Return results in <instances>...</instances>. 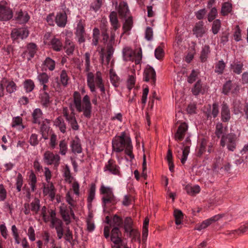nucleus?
<instances>
[{
  "mask_svg": "<svg viewBox=\"0 0 248 248\" xmlns=\"http://www.w3.org/2000/svg\"><path fill=\"white\" fill-rule=\"evenodd\" d=\"M29 35V31L25 28L15 29L11 33L12 37L14 39H23L27 37Z\"/></svg>",
  "mask_w": 248,
  "mask_h": 248,
  "instance_id": "aec40b11",
  "label": "nucleus"
},
{
  "mask_svg": "<svg viewBox=\"0 0 248 248\" xmlns=\"http://www.w3.org/2000/svg\"><path fill=\"white\" fill-rule=\"evenodd\" d=\"M247 232H248V222L245 225H242L238 229L232 231L231 233L240 234Z\"/></svg>",
  "mask_w": 248,
  "mask_h": 248,
  "instance_id": "774afa93",
  "label": "nucleus"
},
{
  "mask_svg": "<svg viewBox=\"0 0 248 248\" xmlns=\"http://www.w3.org/2000/svg\"><path fill=\"white\" fill-rule=\"evenodd\" d=\"M37 178L33 171H31L29 177V184L31 187V191L34 192L36 189Z\"/></svg>",
  "mask_w": 248,
  "mask_h": 248,
  "instance_id": "ea45409f",
  "label": "nucleus"
},
{
  "mask_svg": "<svg viewBox=\"0 0 248 248\" xmlns=\"http://www.w3.org/2000/svg\"><path fill=\"white\" fill-rule=\"evenodd\" d=\"M22 123V118L20 116H17L13 118L11 125L13 127H16L18 130H22L25 128Z\"/></svg>",
  "mask_w": 248,
  "mask_h": 248,
  "instance_id": "4c0bfd02",
  "label": "nucleus"
},
{
  "mask_svg": "<svg viewBox=\"0 0 248 248\" xmlns=\"http://www.w3.org/2000/svg\"><path fill=\"white\" fill-rule=\"evenodd\" d=\"M86 76L87 86L91 92L95 93L97 89H99L102 97L105 96V88L102 73L100 71H97L95 74L89 72L87 73Z\"/></svg>",
  "mask_w": 248,
  "mask_h": 248,
  "instance_id": "20e7f679",
  "label": "nucleus"
},
{
  "mask_svg": "<svg viewBox=\"0 0 248 248\" xmlns=\"http://www.w3.org/2000/svg\"><path fill=\"white\" fill-rule=\"evenodd\" d=\"M75 207H73L69 205V207H67L66 205L64 204L60 207V213L62 219L65 222L66 224H69L72 221V219H75V214L73 209L75 210Z\"/></svg>",
  "mask_w": 248,
  "mask_h": 248,
  "instance_id": "ddd939ff",
  "label": "nucleus"
},
{
  "mask_svg": "<svg viewBox=\"0 0 248 248\" xmlns=\"http://www.w3.org/2000/svg\"><path fill=\"white\" fill-rule=\"evenodd\" d=\"M55 22L60 27H64L67 22V15L65 12L58 13L55 17Z\"/></svg>",
  "mask_w": 248,
  "mask_h": 248,
  "instance_id": "393cba45",
  "label": "nucleus"
},
{
  "mask_svg": "<svg viewBox=\"0 0 248 248\" xmlns=\"http://www.w3.org/2000/svg\"><path fill=\"white\" fill-rule=\"evenodd\" d=\"M63 176L65 180L68 183H72L73 177L71 176L69 167L66 165L63 170Z\"/></svg>",
  "mask_w": 248,
  "mask_h": 248,
  "instance_id": "5fc2aeb1",
  "label": "nucleus"
},
{
  "mask_svg": "<svg viewBox=\"0 0 248 248\" xmlns=\"http://www.w3.org/2000/svg\"><path fill=\"white\" fill-rule=\"evenodd\" d=\"M76 35L78 37V42L81 44L85 42L84 24L82 20H79L77 25Z\"/></svg>",
  "mask_w": 248,
  "mask_h": 248,
  "instance_id": "6ab92c4d",
  "label": "nucleus"
},
{
  "mask_svg": "<svg viewBox=\"0 0 248 248\" xmlns=\"http://www.w3.org/2000/svg\"><path fill=\"white\" fill-rule=\"evenodd\" d=\"M50 45L53 50L60 51L62 48V44L61 40L57 38H53L51 40Z\"/></svg>",
  "mask_w": 248,
  "mask_h": 248,
  "instance_id": "e433bc0d",
  "label": "nucleus"
},
{
  "mask_svg": "<svg viewBox=\"0 0 248 248\" xmlns=\"http://www.w3.org/2000/svg\"><path fill=\"white\" fill-rule=\"evenodd\" d=\"M23 178L22 174L18 173L16 178V187L18 192H20L23 186Z\"/></svg>",
  "mask_w": 248,
  "mask_h": 248,
  "instance_id": "680f3d73",
  "label": "nucleus"
},
{
  "mask_svg": "<svg viewBox=\"0 0 248 248\" xmlns=\"http://www.w3.org/2000/svg\"><path fill=\"white\" fill-rule=\"evenodd\" d=\"M113 152L120 153L124 150L125 154L131 161L134 158L132 153L133 146L130 139L123 132L120 136L115 137L112 141Z\"/></svg>",
  "mask_w": 248,
  "mask_h": 248,
  "instance_id": "f03ea898",
  "label": "nucleus"
},
{
  "mask_svg": "<svg viewBox=\"0 0 248 248\" xmlns=\"http://www.w3.org/2000/svg\"><path fill=\"white\" fill-rule=\"evenodd\" d=\"M70 147L72 152L75 154H79L82 152V149L78 140H73L71 143Z\"/></svg>",
  "mask_w": 248,
  "mask_h": 248,
  "instance_id": "79ce46f5",
  "label": "nucleus"
},
{
  "mask_svg": "<svg viewBox=\"0 0 248 248\" xmlns=\"http://www.w3.org/2000/svg\"><path fill=\"white\" fill-rule=\"evenodd\" d=\"M100 194L103 195L102 197V206L104 210L117 202V200L114 195L111 187L102 185L100 188Z\"/></svg>",
  "mask_w": 248,
  "mask_h": 248,
  "instance_id": "423d86ee",
  "label": "nucleus"
},
{
  "mask_svg": "<svg viewBox=\"0 0 248 248\" xmlns=\"http://www.w3.org/2000/svg\"><path fill=\"white\" fill-rule=\"evenodd\" d=\"M61 157L59 154H54L49 151H46L43 155V161L47 165H53L57 169L60 164Z\"/></svg>",
  "mask_w": 248,
  "mask_h": 248,
  "instance_id": "9d476101",
  "label": "nucleus"
},
{
  "mask_svg": "<svg viewBox=\"0 0 248 248\" xmlns=\"http://www.w3.org/2000/svg\"><path fill=\"white\" fill-rule=\"evenodd\" d=\"M243 108L239 101L236 102L233 104V112L235 115L243 114Z\"/></svg>",
  "mask_w": 248,
  "mask_h": 248,
  "instance_id": "338daca9",
  "label": "nucleus"
},
{
  "mask_svg": "<svg viewBox=\"0 0 248 248\" xmlns=\"http://www.w3.org/2000/svg\"><path fill=\"white\" fill-rule=\"evenodd\" d=\"M206 90V86L202 85L201 80H198L192 89V92L194 95H197L200 93H204Z\"/></svg>",
  "mask_w": 248,
  "mask_h": 248,
  "instance_id": "cd10ccee",
  "label": "nucleus"
},
{
  "mask_svg": "<svg viewBox=\"0 0 248 248\" xmlns=\"http://www.w3.org/2000/svg\"><path fill=\"white\" fill-rule=\"evenodd\" d=\"M24 89L26 93H30L35 87L34 82L30 79H26L23 82Z\"/></svg>",
  "mask_w": 248,
  "mask_h": 248,
  "instance_id": "a19ab883",
  "label": "nucleus"
},
{
  "mask_svg": "<svg viewBox=\"0 0 248 248\" xmlns=\"http://www.w3.org/2000/svg\"><path fill=\"white\" fill-rule=\"evenodd\" d=\"M221 120L223 122H229L231 118V114L229 105L223 102L220 106Z\"/></svg>",
  "mask_w": 248,
  "mask_h": 248,
  "instance_id": "f3484780",
  "label": "nucleus"
},
{
  "mask_svg": "<svg viewBox=\"0 0 248 248\" xmlns=\"http://www.w3.org/2000/svg\"><path fill=\"white\" fill-rule=\"evenodd\" d=\"M13 17L12 10L6 5L0 4V20L8 21Z\"/></svg>",
  "mask_w": 248,
  "mask_h": 248,
  "instance_id": "dca6fc26",
  "label": "nucleus"
},
{
  "mask_svg": "<svg viewBox=\"0 0 248 248\" xmlns=\"http://www.w3.org/2000/svg\"><path fill=\"white\" fill-rule=\"evenodd\" d=\"M225 67V63L223 60L219 61L216 65L215 72L220 74H222Z\"/></svg>",
  "mask_w": 248,
  "mask_h": 248,
  "instance_id": "13d9d810",
  "label": "nucleus"
},
{
  "mask_svg": "<svg viewBox=\"0 0 248 248\" xmlns=\"http://www.w3.org/2000/svg\"><path fill=\"white\" fill-rule=\"evenodd\" d=\"M90 57L91 54L89 52H86L83 56V60L84 61V64L85 67V71L88 73L90 72L91 70V63H90Z\"/></svg>",
  "mask_w": 248,
  "mask_h": 248,
  "instance_id": "3c124183",
  "label": "nucleus"
},
{
  "mask_svg": "<svg viewBox=\"0 0 248 248\" xmlns=\"http://www.w3.org/2000/svg\"><path fill=\"white\" fill-rule=\"evenodd\" d=\"M47 183V184H45L44 186L43 193L46 196H48L51 200H52L54 199L55 196V189L52 183Z\"/></svg>",
  "mask_w": 248,
  "mask_h": 248,
  "instance_id": "5701e85b",
  "label": "nucleus"
},
{
  "mask_svg": "<svg viewBox=\"0 0 248 248\" xmlns=\"http://www.w3.org/2000/svg\"><path fill=\"white\" fill-rule=\"evenodd\" d=\"M124 227L127 232H130L132 230V220L129 217H126L124 221Z\"/></svg>",
  "mask_w": 248,
  "mask_h": 248,
  "instance_id": "0e129e2a",
  "label": "nucleus"
},
{
  "mask_svg": "<svg viewBox=\"0 0 248 248\" xmlns=\"http://www.w3.org/2000/svg\"><path fill=\"white\" fill-rule=\"evenodd\" d=\"M2 82L4 83L6 91L8 93H12L16 91V85L13 81H9L5 78H3Z\"/></svg>",
  "mask_w": 248,
  "mask_h": 248,
  "instance_id": "c756f323",
  "label": "nucleus"
},
{
  "mask_svg": "<svg viewBox=\"0 0 248 248\" xmlns=\"http://www.w3.org/2000/svg\"><path fill=\"white\" fill-rule=\"evenodd\" d=\"M32 122L34 124H40L43 119V112L41 109L35 108L32 113Z\"/></svg>",
  "mask_w": 248,
  "mask_h": 248,
  "instance_id": "473e14b6",
  "label": "nucleus"
},
{
  "mask_svg": "<svg viewBox=\"0 0 248 248\" xmlns=\"http://www.w3.org/2000/svg\"><path fill=\"white\" fill-rule=\"evenodd\" d=\"M79 187V183L74 181L72 182L71 187L66 194L65 200L71 207H75L77 206V199L80 195Z\"/></svg>",
  "mask_w": 248,
  "mask_h": 248,
  "instance_id": "0eeeda50",
  "label": "nucleus"
},
{
  "mask_svg": "<svg viewBox=\"0 0 248 248\" xmlns=\"http://www.w3.org/2000/svg\"><path fill=\"white\" fill-rule=\"evenodd\" d=\"M219 113V108L217 103H214L212 105V108L207 112V117L208 118H216Z\"/></svg>",
  "mask_w": 248,
  "mask_h": 248,
  "instance_id": "f704fd0d",
  "label": "nucleus"
},
{
  "mask_svg": "<svg viewBox=\"0 0 248 248\" xmlns=\"http://www.w3.org/2000/svg\"><path fill=\"white\" fill-rule=\"evenodd\" d=\"M225 129L223 127V124L221 123H217L216 126L215 134L218 138L225 136L224 135Z\"/></svg>",
  "mask_w": 248,
  "mask_h": 248,
  "instance_id": "de8ad7c7",
  "label": "nucleus"
},
{
  "mask_svg": "<svg viewBox=\"0 0 248 248\" xmlns=\"http://www.w3.org/2000/svg\"><path fill=\"white\" fill-rule=\"evenodd\" d=\"M73 102L77 111L83 112V116L86 118L91 117L92 107L88 95H85L81 100L80 93L77 91L73 93Z\"/></svg>",
  "mask_w": 248,
  "mask_h": 248,
  "instance_id": "7ed1b4c3",
  "label": "nucleus"
},
{
  "mask_svg": "<svg viewBox=\"0 0 248 248\" xmlns=\"http://www.w3.org/2000/svg\"><path fill=\"white\" fill-rule=\"evenodd\" d=\"M122 224L123 220L122 218L116 215H114L111 221V225H112L114 227L119 228L122 226Z\"/></svg>",
  "mask_w": 248,
  "mask_h": 248,
  "instance_id": "bf43d9fd",
  "label": "nucleus"
},
{
  "mask_svg": "<svg viewBox=\"0 0 248 248\" xmlns=\"http://www.w3.org/2000/svg\"><path fill=\"white\" fill-rule=\"evenodd\" d=\"M31 210L37 213L40 208V201L38 199H34L31 203Z\"/></svg>",
  "mask_w": 248,
  "mask_h": 248,
  "instance_id": "e2e57ef3",
  "label": "nucleus"
},
{
  "mask_svg": "<svg viewBox=\"0 0 248 248\" xmlns=\"http://www.w3.org/2000/svg\"><path fill=\"white\" fill-rule=\"evenodd\" d=\"M156 74L154 68L147 65L144 72V79L145 81L148 82L150 80L155 82V80Z\"/></svg>",
  "mask_w": 248,
  "mask_h": 248,
  "instance_id": "4be33fe9",
  "label": "nucleus"
},
{
  "mask_svg": "<svg viewBox=\"0 0 248 248\" xmlns=\"http://www.w3.org/2000/svg\"><path fill=\"white\" fill-rule=\"evenodd\" d=\"M118 227H114L111 231L110 239L113 244L112 248H126L124 242L122 240Z\"/></svg>",
  "mask_w": 248,
  "mask_h": 248,
  "instance_id": "9b49d317",
  "label": "nucleus"
},
{
  "mask_svg": "<svg viewBox=\"0 0 248 248\" xmlns=\"http://www.w3.org/2000/svg\"><path fill=\"white\" fill-rule=\"evenodd\" d=\"M232 84L231 81H227L223 85L222 93L225 95L228 94L230 93H231Z\"/></svg>",
  "mask_w": 248,
  "mask_h": 248,
  "instance_id": "052dcab7",
  "label": "nucleus"
},
{
  "mask_svg": "<svg viewBox=\"0 0 248 248\" xmlns=\"http://www.w3.org/2000/svg\"><path fill=\"white\" fill-rule=\"evenodd\" d=\"M193 31L197 38L202 37L205 32V30L203 27V22L200 21L196 23L193 29Z\"/></svg>",
  "mask_w": 248,
  "mask_h": 248,
  "instance_id": "bb28decb",
  "label": "nucleus"
},
{
  "mask_svg": "<svg viewBox=\"0 0 248 248\" xmlns=\"http://www.w3.org/2000/svg\"><path fill=\"white\" fill-rule=\"evenodd\" d=\"M100 31L97 28H95L93 29V40H92V45L93 46H97L98 43V40L99 39L100 36Z\"/></svg>",
  "mask_w": 248,
  "mask_h": 248,
  "instance_id": "603ef678",
  "label": "nucleus"
},
{
  "mask_svg": "<svg viewBox=\"0 0 248 248\" xmlns=\"http://www.w3.org/2000/svg\"><path fill=\"white\" fill-rule=\"evenodd\" d=\"M118 12L121 16H125L129 12L128 6L126 2L122 1L120 3Z\"/></svg>",
  "mask_w": 248,
  "mask_h": 248,
  "instance_id": "c03bdc74",
  "label": "nucleus"
},
{
  "mask_svg": "<svg viewBox=\"0 0 248 248\" xmlns=\"http://www.w3.org/2000/svg\"><path fill=\"white\" fill-rule=\"evenodd\" d=\"M123 60L124 61L134 62L135 64H140L142 59L141 49H140L137 52H134L128 46L124 47L122 51Z\"/></svg>",
  "mask_w": 248,
  "mask_h": 248,
  "instance_id": "6e6552de",
  "label": "nucleus"
},
{
  "mask_svg": "<svg viewBox=\"0 0 248 248\" xmlns=\"http://www.w3.org/2000/svg\"><path fill=\"white\" fill-rule=\"evenodd\" d=\"M173 214L175 218V224L177 225L181 224L183 218V214L182 211L178 209H175Z\"/></svg>",
  "mask_w": 248,
  "mask_h": 248,
  "instance_id": "864d4df0",
  "label": "nucleus"
},
{
  "mask_svg": "<svg viewBox=\"0 0 248 248\" xmlns=\"http://www.w3.org/2000/svg\"><path fill=\"white\" fill-rule=\"evenodd\" d=\"M104 171L107 173L119 175L120 167L112 160H109L104 167Z\"/></svg>",
  "mask_w": 248,
  "mask_h": 248,
  "instance_id": "2eb2a0df",
  "label": "nucleus"
},
{
  "mask_svg": "<svg viewBox=\"0 0 248 248\" xmlns=\"http://www.w3.org/2000/svg\"><path fill=\"white\" fill-rule=\"evenodd\" d=\"M40 98L43 106L47 107L50 102L48 93L46 92L42 93L40 95Z\"/></svg>",
  "mask_w": 248,
  "mask_h": 248,
  "instance_id": "6e6d98bb",
  "label": "nucleus"
},
{
  "mask_svg": "<svg viewBox=\"0 0 248 248\" xmlns=\"http://www.w3.org/2000/svg\"><path fill=\"white\" fill-rule=\"evenodd\" d=\"M232 4L230 2H224L222 6L221 13L223 16H226L231 12Z\"/></svg>",
  "mask_w": 248,
  "mask_h": 248,
  "instance_id": "09e8293b",
  "label": "nucleus"
},
{
  "mask_svg": "<svg viewBox=\"0 0 248 248\" xmlns=\"http://www.w3.org/2000/svg\"><path fill=\"white\" fill-rule=\"evenodd\" d=\"M50 216V227L55 228L56 231L57 237L59 239L62 238L64 234L63 223L62 221L56 217V212L53 210L48 211Z\"/></svg>",
  "mask_w": 248,
  "mask_h": 248,
  "instance_id": "1a4fd4ad",
  "label": "nucleus"
},
{
  "mask_svg": "<svg viewBox=\"0 0 248 248\" xmlns=\"http://www.w3.org/2000/svg\"><path fill=\"white\" fill-rule=\"evenodd\" d=\"M185 189L187 194L192 196L199 193L201 190L200 187L198 185L192 186L188 185L186 186Z\"/></svg>",
  "mask_w": 248,
  "mask_h": 248,
  "instance_id": "58836bf2",
  "label": "nucleus"
},
{
  "mask_svg": "<svg viewBox=\"0 0 248 248\" xmlns=\"http://www.w3.org/2000/svg\"><path fill=\"white\" fill-rule=\"evenodd\" d=\"M210 53V47L209 46L205 45L202 48L200 59L202 62H205Z\"/></svg>",
  "mask_w": 248,
  "mask_h": 248,
  "instance_id": "37998d69",
  "label": "nucleus"
},
{
  "mask_svg": "<svg viewBox=\"0 0 248 248\" xmlns=\"http://www.w3.org/2000/svg\"><path fill=\"white\" fill-rule=\"evenodd\" d=\"M49 78V77L46 73H38L37 79L40 84H46Z\"/></svg>",
  "mask_w": 248,
  "mask_h": 248,
  "instance_id": "a18cd8bd",
  "label": "nucleus"
},
{
  "mask_svg": "<svg viewBox=\"0 0 248 248\" xmlns=\"http://www.w3.org/2000/svg\"><path fill=\"white\" fill-rule=\"evenodd\" d=\"M109 20L112 26V29L116 31L120 27L116 12L113 11L109 15Z\"/></svg>",
  "mask_w": 248,
  "mask_h": 248,
  "instance_id": "72a5a7b5",
  "label": "nucleus"
},
{
  "mask_svg": "<svg viewBox=\"0 0 248 248\" xmlns=\"http://www.w3.org/2000/svg\"><path fill=\"white\" fill-rule=\"evenodd\" d=\"M54 125L62 133L66 132V126L64 120L61 117L57 118L54 121Z\"/></svg>",
  "mask_w": 248,
  "mask_h": 248,
  "instance_id": "7c9ffc66",
  "label": "nucleus"
},
{
  "mask_svg": "<svg viewBox=\"0 0 248 248\" xmlns=\"http://www.w3.org/2000/svg\"><path fill=\"white\" fill-rule=\"evenodd\" d=\"M210 161V166L215 173H222L224 171H228L230 170V164L228 163L224 166L223 165V158L221 152H218V154H216L213 159H210L209 158H207L205 160L206 163L209 162Z\"/></svg>",
  "mask_w": 248,
  "mask_h": 248,
  "instance_id": "39448f33",
  "label": "nucleus"
},
{
  "mask_svg": "<svg viewBox=\"0 0 248 248\" xmlns=\"http://www.w3.org/2000/svg\"><path fill=\"white\" fill-rule=\"evenodd\" d=\"M208 147V152H211V148L212 145L211 143L209 142L205 139H202L199 142V154L202 155L206 149Z\"/></svg>",
  "mask_w": 248,
  "mask_h": 248,
  "instance_id": "a878e982",
  "label": "nucleus"
},
{
  "mask_svg": "<svg viewBox=\"0 0 248 248\" xmlns=\"http://www.w3.org/2000/svg\"><path fill=\"white\" fill-rule=\"evenodd\" d=\"M243 108L239 101L236 102L233 104V112L235 115L243 114Z\"/></svg>",
  "mask_w": 248,
  "mask_h": 248,
  "instance_id": "69168bd1",
  "label": "nucleus"
},
{
  "mask_svg": "<svg viewBox=\"0 0 248 248\" xmlns=\"http://www.w3.org/2000/svg\"><path fill=\"white\" fill-rule=\"evenodd\" d=\"M223 215H216L208 219L203 221L201 223L197 224L195 230L201 231L208 227L213 223L215 222L220 219Z\"/></svg>",
  "mask_w": 248,
  "mask_h": 248,
  "instance_id": "4468645a",
  "label": "nucleus"
},
{
  "mask_svg": "<svg viewBox=\"0 0 248 248\" xmlns=\"http://www.w3.org/2000/svg\"><path fill=\"white\" fill-rule=\"evenodd\" d=\"M64 49L65 52L68 55L73 54L75 49V45L69 38H66L65 41Z\"/></svg>",
  "mask_w": 248,
  "mask_h": 248,
  "instance_id": "c9c22d12",
  "label": "nucleus"
},
{
  "mask_svg": "<svg viewBox=\"0 0 248 248\" xmlns=\"http://www.w3.org/2000/svg\"><path fill=\"white\" fill-rule=\"evenodd\" d=\"M114 53V48L111 45H108L107 46V55L104 52V50L101 49L100 51V58L102 63L108 64Z\"/></svg>",
  "mask_w": 248,
  "mask_h": 248,
  "instance_id": "a211bd4d",
  "label": "nucleus"
},
{
  "mask_svg": "<svg viewBox=\"0 0 248 248\" xmlns=\"http://www.w3.org/2000/svg\"><path fill=\"white\" fill-rule=\"evenodd\" d=\"M36 52V45L34 43H30L28 45L27 50L24 52L22 56L28 61L33 58Z\"/></svg>",
  "mask_w": 248,
  "mask_h": 248,
  "instance_id": "412c9836",
  "label": "nucleus"
},
{
  "mask_svg": "<svg viewBox=\"0 0 248 248\" xmlns=\"http://www.w3.org/2000/svg\"><path fill=\"white\" fill-rule=\"evenodd\" d=\"M149 219L147 218H145L143 225V228H142V241L143 242H145L146 241L147 236H148V226L149 224Z\"/></svg>",
  "mask_w": 248,
  "mask_h": 248,
  "instance_id": "8fccbe9b",
  "label": "nucleus"
},
{
  "mask_svg": "<svg viewBox=\"0 0 248 248\" xmlns=\"http://www.w3.org/2000/svg\"><path fill=\"white\" fill-rule=\"evenodd\" d=\"M220 145L222 147L227 146L229 151H233L236 145V135L234 134H229L225 136H222L220 140Z\"/></svg>",
  "mask_w": 248,
  "mask_h": 248,
  "instance_id": "f8f14e48",
  "label": "nucleus"
},
{
  "mask_svg": "<svg viewBox=\"0 0 248 248\" xmlns=\"http://www.w3.org/2000/svg\"><path fill=\"white\" fill-rule=\"evenodd\" d=\"M188 125L186 123H181L178 126L174 134V139L177 141L182 140L185 137V140L181 144V151H178L177 157L180 160L182 164H185L187 159L191 145L190 134L187 133Z\"/></svg>",
  "mask_w": 248,
  "mask_h": 248,
  "instance_id": "f257e3e1",
  "label": "nucleus"
},
{
  "mask_svg": "<svg viewBox=\"0 0 248 248\" xmlns=\"http://www.w3.org/2000/svg\"><path fill=\"white\" fill-rule=\"evenodd\" d=\"M70 107L72 112L71 113V116L66 119V120L68 122L69 125L71 126L72 130L77 131L79 129V125L75 116V113L73 112L74 110L72 108V104L70 105Z\"/></svg>",
  "mask_w": 248,
  "mask_h": 248,
  "instance_id": "b1692460",
  "label": "nucleus"
},
{
  "mask_svg": "<svg viewBox=\"0 0 248 248\" xmlns=\"http://www.w3.org/2000/svg\"><path fill=\"white\" fill-rule=\"evenodd\" d=\"M56 62L55 61L49 57L46 58L43 63V68L45 70L48 69L50 71H52L55 69Z\"/></svg>",
  "mask_w": 248,
  "mask_h": 248,
  "instance_id": "2f4dec72",
  "label": "nucleus"
},
{
  "mask_svg": "<svg viewBox=\"0 0 248 248\" xmlns=\"http://www.w3.org/2000/svg\"><path fill=\"white\" fill-rule=\"evenodd\" d=\"M59 148L60 150L59 153L62 155H65L68 150L67 143L65 140H62L59 142Z\"/></svg>",
  "mask_w": 248,
  "mask_h": 248,
  "instance_id": "49530a36",
  "label": "nucleus"
},
{
  "mask_svg": "<svg viewBox=\"0 0 248 248\" xmlns=\"http://www.w3.org/2000/svg\"><path fill=\"white\" fill-rule=\"evenodd\" d=\"M61 82L63 86H66L68 84L69 78L65 70H63L60 74Z\"/></svg>",
  "mask_w": 248,
  "mask_h": 248,
  "instance_id": "4d7b16f0",
  "label": "nucleus"
},
{
  "mask_svg": "<svg viewBox=\"0 0 248 248\" xmlns=\"http://www.w3.org/2000/svg\"><path fill=\"white\" fill-rule=\"evenodd\" d=\"M16 18L20 24H24L28 21L30 16L26 11H20L16 14Z\"/></svg>",
  "mask_w": 248,
  "mask_h": 248,
  "instance_id": "c85d7f7f",
  "label": "nucleus"
}]
</instances>
